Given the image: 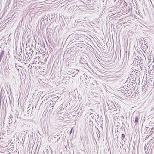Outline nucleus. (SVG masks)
Returning <instances> with one entry per match:
<instances>
[{
  "instance_id": "1",
  "label": "nucleus",
  "mask_w": 154,
  "mask_h": 154,
  "mask_svg": "<svg viewBox=\"0 0 154 154\" xmlns=\"http://www.w3.org/2000/svg\"><path fill=\"white\" fill-rule=\"evenodd\" d=\"M25 3L21 0H14V3L13 4L14 9L20 10L22 6L25 5Z\"/></svg>"
},
{
  "instance_id": "2",
  "label": "nucleus",
  "mask_w": 154,
  "mask_h": 154,
  "mask_svg": "<svg viewBox=\"0 0 154 154\" xmlns=\"http://www.w3.org/2000/svg\"><path fill=\"white\" fill-rule=\"evenodd\" d=\"M33 109V107H32V109H29L27 111V114L28 116H31V114H33L32 112H33V111H32V110Z\"/></svg>"
},
{
  "instance_id": "3",
  "label": "nucleus",
  "mask_w": 154,
  "mask_h": 154,
  "mask_svg": "<svg viewBox=\"0 0 154 154\" xmlns=\"http://www.w3.org/2000/svg\"><path fill=\"white\" fill-rule=\"evenodd\" d=\"M60 139V136L59 135H56L53 139V140H55V142H57Z\"/></svg>"
},
{
  "instance_id": "4",
  "label": "nucleus",
  "mask_w": 154,
  "mask_h": 154,
  "mask_svg": "<svg viewBox=\"0 0 154 154\" xmlns=\"http://www.w3.org/2000/svg\"><path fill=\"white\" fill-rule=\"evenodd\" d=\"M139 117L138 116H136L135 118L134 123L135 125L138 124L139 118Z\"/></svg>"
},
{
  "instance_id": "5",
  "label": "nucleus",
  "mask_w": 154,
  "mask_h": 154,
  "mask_svg": "<svg viewBox=\"0 0 154 154\" xmlns=\"http://www.w3.org/2000/svg\"><path fill=\"white\" fill-rule=\"evenodd\" d=\"M135 75L137 77V78H140V71H137L135 72Z\"/></svg>"
},
{
  "instance_id": "6",
  "label": "nucleus",
  "mask_w": 154,
  "mask_h": 154,
  "mask_svg": "<svg viewBox=\"0 0 154 154\" xmlns=\"http://www.w3.org/2000/svg\"><path fill=\"white\" fill-rule=\"evenodd\" d=\"M4 51L3 50L0 53V59L2 60V58L3 56L4 55Z\"/></svg>"
},
{
  "instance_id": "7",
  "label": "nucleus",
  "mask_w": 154,
  "mask_h": 154,
  "mask_svg": "<svg viewBox=\"0 0 154 154\" xmlns=\"http://www.w3.org/2000/svg\"><path fill=\"white\" fill-rule=\"evenodd\" d=\"M54 103H55V102H53L52 101H51V103H50V106H51V107H53V106L54 105Z\"/></svg>"
},
{
  "instance_id": "8",
  "label": "nucleus",
  "mask_w": 154,
  "mask_h": 154,
  "mask_svg": "<svg viewBox=\"0 0 154 154\" xmlns=\"http://www.w3.org/2000/svg\"><path fill=\"white\" fill-rule=\"evenodd\" d=\"M121 138L122 140H124V139L125 137V135L124 134H122L121 135Z\"/></svg>"
},
{
  "instance_id": "9",
  "label": "nucleus",
  "mask_w": 154,
  "mask_h": 154,
  "mask_svg": "<svg viewBox=\"0 0 154 154\" xmlns=\"http://www.w3.org/2000/svg\"><path fill=\"white\" fill-rule=\"evenodd\" d=\"M17 58L20 59V60H23V57H22L21 56V57H20L18 58V56Z\"/></svg>"
},
{
  "instance_id": "10",
  "label": "nucleus",
  "mask_w": 154,
  "mask_h": 154,
  "mask_svg": "<svg viewBox=\"0 0 154 154\" xmlns=\"http://www.w3.org/2000/svg\"><path fill=\"white\" fill-rule=\"evenodd\" d=\"M81 20H78L77 21V23H81V22H82L81 21Z\"/></svg>"
},
{
  "instance_id": "11",
  "label": "nucleus",
  "mask_w": 154,
  "mask_h": 154,
  "mask_svg": "<svg viewBox=\"0 0 154 154\" xmlns=\"http://www.w3.org/2000/svg\"><path fill=\"white\" fill-rule=\"evenodd\" d=\"M18 58H19L20 57H21V54H20L19 52V54H18Z\"/></svg>"
},
{
  "instance_id": "12",
  "label": "nucleus",
  "mask_w": 154,
  "mask_h": 154,
  "mask_svg": "<svg viewBox=\"0 0 154 154\" xmlns=\"http://www.w3.org/2000/svg\"><path fill=\"white\" fill-rule=\"evenodd\" d=\"M130 144H129V146H128V145H127V147H128V150L129 151V147H130Z\"/></svg>"
},
{
  "instance_id": "13",
  "label": "nucleus",
  "mask_w": 154,
  "mask_h": 154,
  "mask_svg": "<svg viewBox=\"0 0 154 154\" xmlns=\"http://www.w3.org/2000/svg\"><path fill=\"white\" fill-rule=\"evenodd\" d=\"M23 137H22V141L23 140Z\"/></svg>"
},
{
  "instance_id": "14",
  "label": "nucleus",
  "mask_w": 154,
  "mask_h": 154,
  "mask_svg": "<svg viewBox=\"0 0 154 154\" xmlns=\"http://www.w3.org/2000/svg\"><path fill=\"white\" fill-rule=\"evenodd\" d=\"M24 140H23V144L24 143Z\"/></svg>"
},
{
  "instance_id": "15",
  "label": "nucleus",
  "mask_w": 154,
  "mask_h": 154,
  "mask_svg": "<svg viewBox=\"0 0 154 154\" xmlns=\"http://www.w3.org/2000/svg\"><path fill=\"white\" fill-rule=\"evenodd\" d=\"M69 153H66V154L65 153V154H69Z\"/></svg>"
},
{
  "instance_id": "16",
  "label": "nucleus",
  "mask_w": 154,
  "mask_h": 154,
  "mask_svg": "<svg viewBox=\"0 0 154 154\" xmlns=\"http://www.w3.org/2000/svg\"><path fill=\"white\" fill-rule=\"evenodd\" d=\"M61 154H63V153H62V152H61Z\"/></svg>"
},
{
  "instance_id": "17",
  "label": "nucleus",
  "mask_w": 154,
  "mask_h": 154,
  "mask_svg": "<svg viewBox=\"0 0 154 154\" xmlns=\"http://www.w3.org/2000/svg\"><path fill=\"white\" fill-rule=\"evenodd\" d=\"M140 67H141V69H141V68H141V66H140ZM141 70H142V69H141Z\"/></svg>"
},
{
  "instance_id": "18",
  "label": "nucleus",
  "mask_w": 154,
  "mask_h": 154,
  "mask_svg": "<svg viewBox=\"0 0 154 154\" xmlns=\"http://www.w3.org/2000/svg\"><path fill=\"white\" fill-rule=\"evenodd\" d=\"M88 77V76L86 75V77Z\"/></svg>"
},
{
  "instance_id": "19",
  "label": "nucleus",
  "mask_w": 154,
  "mask_h": 154,
  "mask_svg": "<svg viewBox=\"0 0 154 154\" xmlns=\"http://www.w3.org/2000/svg\"><path fill=\"white\" fill-rule=\"evenodd\" d=\"M137 153H138V151L137 152Z\"/></svg>"
}]
</instances>
